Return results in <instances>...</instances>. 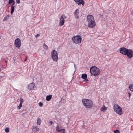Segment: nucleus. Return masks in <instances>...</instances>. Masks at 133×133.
Wrapping results in <instances>:
<instances>
[{"mask_svg":"<svg viewBox=\"0 0 133 133\" xmlns=\"http://www.w3.org/2000/svg\"><path fill=\"white\" fill-rule=\"evenodd\" d=\"M8 18H9L8 17L6 16V17H5L3 19V21H6V20H7L8 19Z\"/></svg>","mask_w":133,"mask_h":133,"instance_id":"nucleus-26","label":"nucleus"},{"mask_svg":"<svg viewBox=\"0 0 133 133\" xmlns=\"http://www.w3.org/2000/svg\"><path fill=\"white\" fill-rule=\"evenodd\" d=\"M9 129L8 127L6 128L5 130V131L7 133L9 132Z\"/></svg>","mask_w":133,"mask_h":133,"instance_id":"nucleus-24","label":"nucleus"},{"mask_svg":"<svg viewBox=\"0 0 133 133\" xmlns=\"http://www.w3.org/2000/svg\"><path fill=\"white\" fill-rule=\"evenodd\" d=\"M79 14V10L77 9L75 10L74 12V15L75 17L77 18H79V16H78Z\"/></svg>","mask_w":133,"mask_h":133,"instance_id":"nucleus-13","label":"nucleus"},{"mask_svg":"<svg viewBox=\"0 0 133 133\" xmlns=\"http://www.w3.org/2000/svg\"><path fill=\"white\" fill-rule=\"evenodd\" d=\"M74 1L78 5L82 4L83 6L85 4L83 0H74Z\"/></svg>","mask_w":133,"mask_h":133,"instance_id":"nucleus-11","label":"nucleus"},{"mask_svg":"<svg viewBox=\"0 0 133 133\" xmlns=\"http://www.w3.org/2000/svg\"><path fill=\"white\" fill-rule=\"evenodd\" d=\"M87 75L85 74H82V78L83 79H85L87 78Z\"/></svg>","mask_w":133,"mask_h":133,"instance_id":"nucleus-20","label":"nucleus"},{"mask_svg":"<svg viewBox=\"0 0 133 133\" xmlns=\"http://www.w3.org/2000/svg\"><path fill=\"white\" fill-rule=\"evenodd\" d=\"M114 111L118 114L121 115L122 114V108L117 104H115L113 107Z\"/></svg>","mask_w":133,"mask_h":133,"instance_id":"nucleus-5","label":"nucleus"},{"mask_svg":"<svg viewBox=\"0 0 133 133\" xmlns=\"http://www.w3.org/2000/svg\"><path fill=\"white\" fill-rule=\"evenodd\" d=\"M107 109V108L104 105H103L101 108L100 110L101 111L104 112Z\"/></svg>","mask_w":133,"mask_h":133,"instance_id":"nucleus-15","label":"nucleus"},{"mask_svg":"<svg viewBox=\"0 0 133 133\" xmlns=\"http://www.w3.org/2000/svg\"><path fill=\"white\" fill-rule=\"evenodd\" d=\"M51 58L53 61L57 62L58 60V54L57 51L55 50H53L51 52Z\"/></svg>","mask_w":133,"mask_h":133,"instance_id":"nucleus-6","label":"nucleus"},{"mask_svg":"<svg viewBox=\"0 0 133 133\" xmlns=\"http://www.w3.org/2000/svg\"><path fill=\"white\" fill-rule=\"evenodd\" d=\"M72 41L75 44H79L81 42V37L80 35L75 36L72 38Z\"/></svg>","mask_w":133,"mask_h":133,"instance_id":"nucleus-7","label":"nucleus"},{"mask_svg":"<svg viewBox=\"0 0 133 133\" xmlns=\"http://www.w3.org/2000/svg\"><path fill=\"white\" fill-rule=\"evenodd\" d=\"M114 133H120L119 131L118 130H116L114 131Z\"/></svg>","mask_w":133,"mask_h":133,"instance_id":"nucleus-27","label":"nucleus"},{"mask_svg":"<svg viewBox=\"0 0 133 133\" xmlns=\"http://www.w3.org/2000/svg\"><path fill=\"white\" fill-rule=\"evenodd\" d=\"M65 129H61L60 132H61L62 133H65Z\"/></svg>","mask_w":133,"mask_h":133,"instance_id":"nucleus-25","label":"nucleus"},{"mask_svg":"<svg viewBox=\"0 0 133 133\" xmlns=\"http://www.w3.org/2000/svg\"><path fill=\"white\" fill-rule=\"evenodd\" d=\"M88 81V79H86L85 80V81Z\"/></svg>","mask_w":133,"mask_h":133,"instance_id":"nucleus-34","label":"nucleus"},{"mask_svg":"<svg viewBox=\"0 0 133 133\" xmlns=\"http://www.w3.org/2000/svg\"><path fill=\"white\" fill-rule=\"evenodd\" d=\"M43 48L44 49L46 50L48 49V47L47 45H46L45 44H44L43 45Z\"/></svg>","mask_w":133,"mask_h":133,"instance_id":"nucleus-23","label":"nucleus"},{"mask_svg":"<svg viewBox=\"0 0 133 133\" xmlns=\"http://www.w3.org/2000/svg\"><path fill=\"white\" fill-rule=\"evenodd\" d=\"M5 62L6 63H7V61H5Z\"/></svg>","mask_w":133,"mask_h":133,"instance_id":"nucleus-37","label":"nucleus"},{"mask_svg":"<svg viewBox=\"0 0 133 133\" xmlns=\"http://www.w3.org/2000/svg\"><path fill=\"white\" fill-rule=\"evenodd\" d=\"M39 130L38 127L37 126H35L32 128V130L34 132H37Z\"/></svg>","mask_w":133,"mask_h":133,"instance_id":"nucleus-14","label":"nucleus"},{"mask_svg":"<svg viewBox=\"0 0 133 133\" xmlns=\"http://www.w3.org/2000/svg\"><path fill=\"white\" fill-rule=\"evenodd\" d=\"M66 18V17L64 15H63L61 17L59 22V25L60 26L63 25L64 23V19Z\"/></svg>","mask_w":133,"mask_h":133,"instance_id":"nucleus-8","label":"nucleus"},{"mask_svg":"<svg viewBox=\"0 0 133 133\" xmlns=\"http://www.w3.org/2000/svg\"><path fill=\"white\" fill-rule=\"evenodd\" d=\"M8 4L12 5H13L15 4V2L14 0H9Z\"/></svg>","mask_w":133,"mask_h":133,"instance_id":"nucleus-16","label":"nucleus"},{"mask_svg":"<svg viewBox=\"0 0 133 133\" xmlns=\"http://www.w3.org/2000/svg\"><path fill=\"white\" fill-rule=\"evenodd\" d=\"M39 35L38 34L36 35V37H39Z\"/></svg>","mask_w":133,"mask_h":133,"instance_id":"nucleus-30","label":"nucleus"},{"mask_svg":"<svg viewBox=\"0 0 133 133\" xmlns=\"http://www.w3.org/2000/svg\"><path fill=\"white\" fill-rule=\"evenodd\" d=\"M90 72L94 76H97L100 73L99 69L95 66L92 67L90 68Z\"/></svg>","mask_w":133,"mask_h":133,"instance_id":"nucleus-4","label":"nucleus"},{"mask_svg":"<svg viewBox=\"0 0 133 133\" xmlns=\"http://www.w3.org/2000/svg\"><path fill=\"white\" fill-rule=\"evenodd\" d=\"M38 104L39 106L40 107H42L43 106V103L41 102H39Z\"/></svg>","mask_w":133,"mask_h":133,"instance_id":"nucleus-28","label":"nucleus"},{"mask_svg":"<svg viewBox=\"0 0 133 133\" xmlns=\"http://www.w3.org/2000/svg\"><path fill=\"white\" fill-rule=\"evenodd\" d=\"M49 122H50V124L51 125H52V124L53 123V122L52 121H50Z\"/></svg>","mask_w":133,"mask_h":133,"instance_id":"nucleus-31","label":"nucleus"},{"mask_svg":"<svg viewBox=\"0 0 133 133\" xmlns=\"http://www.w3.org/2000/svg\"><path fill=\"white\" fill-rule=\"evenodd\" d=\"M74 66L75 69H76V66L75 64H74Z\"/></svg>","mask_w":133,"mask_h":133,"instance_id":"nucleus-33","label":"nucleus"},{"mask_svg":"<svg viewBox=\"0 0 133 133\" xmlns=\"http://www.w3.org/2000/svg\"><path fill=\"white\" fill-rule=\"evenodd\" d=\"M35 87V83L34 82H32L30 84L28 85V88L29 90H31L34 89Z\"/></svg>","mask_w":133,"mask_h":133,"instance_id":"nucleus-10","label":"nucleus"},{"mask_svg":"<svg viewBox=\"0 0 133 133\" xmlns=\"http://www.w3.org/2000/svg\"><path fill=\"white\" fill-rule=\"evenodd\" d=\"M24 102V100L22 98H20V103L19 106L17 107V108L18 109H20L21 108L22 104Z\"/></svg>","mask_w":133,"mask_h":133,"instance_id":"nucleus-12","label":"nucleus"},{"mask_svg":"<svg viewBox=\"0 0 133 133\" xmlns=\"http://www.w3.org/2000/svg\"><path fill=\"white\" fill-rule=\"evenodd\" d=\"M16 2L18 4H19L20 3V0H16Z\"/></svg>","mask_w":133,"mask_h":133,"instance_id":"nucleus-29","label":"nucleus"},{"mask_svg":"<svg viewBox=\"0 0 133 133\" xmlns=\"http://www.w3.org/2000/svg\"><path fill=\"white\" fill-rule=\"evenodd\" d=\"M84 105L88 108H91L93 105V103L89 99H84L82 100Z\"/></svg>","mask_w":133,"mask_h":133,"instance_id":"nucleus-3","label":"nucleus"},{"mask_svg":"<svg viewBox=\"0 0 133 133\" xmlns=\"http://www.w3.org/2000/svg\"><path fill=\"white\" fill-rule=\"evenodd\" d=\"M129 88L130 90L133 92V84H131L129 85Z\"/></svg>","mask_w":133,"mask_h":133,"instance_id":"nucleus-21","label":"nucleus"},{"mask_svg":"<svg viewBox=\"0 0 133 133\" xmlns=\"http://www.w3.org/2000/svg\"><path fill=\"white\" fill-rule=\"evenodd\" d=\"M120 51L121 53L127 55L129 58H131L133 56V52L132 50L128 49L124 47L120 48Z\"/></svg>","mask_w":133,"mask_h":133,"instance_id":"nucleus-1","label":"nucleus"},{"mask_svg":"<svg viewBox=\"0 0 133 133\" xmlns=\"http://www.w3.org/2000/svg\"><path fill=\"white\" fill-rule=\"evenodd\" d=\"M37 124L40 125L41 122V120L40 118H38L37 119Z\"/></svg>","mask_w":133,"mask_h":133,"instance_id":"nucleus-19","label":"nucleus"},{"mask_svg":"<svg viewBox=\"0 0 133 133\" xmlns=\"http://www.w3.org/2000/svg\"><path fill=\"white\" fill-rule=\"evenodd\" d=\"M15 44L16 47L19 48L21 45V40L18 38L16 39L15 41Z\"/></svg>","mask_w":133,"mask_h":133,"instance_id":"nucleus-9","label":"nucleus"},{"mask_svg":"<svg viewBox=\"0 0 133 133\" xmlns=\"http://www.w3.org/2000/svg\"><path fill=\"white\" fill-rule=\"evenodd\" d=\"M128 94H129V98H130V96L131 94H130V93H128Z\"/></svg>","mask_w":133,"mask_h":133,"instance_id":"nucleus-32","label":"nucleus"},{"mask_svg":"<svg viewBox=\"0 0 133 133\" xmlns=\"http://www.w3.org/2000/svg\"><path fill=\"white\" fill-rule=\"evenodd\" d=\"M14 9H15V6L14 5H12L11 6V15H12L13 14V13L14 12Z\"/></svg>","mask_w":133,"mask_h":133,"instance_id":"nucleus-18","label":"nucleus"},{"mask_svg":"<svg viewBox=\"0 0 133 133\" xmlns=\"http://www.w3.org/2000/svg\"><path fill=\"white\" fill-rule=\"evenodd\" d=\"M26 60H27V59H25L24 61H26Z\"/></svg>","mask_w":133,"mask_h":133,"instance_id":"nucleus-36","label":"nucleus"},{"mask_svg":"<svg viewBox=\"0 0 133 133\" xmlns=\"http://www.w3.org/2000/svg\"><path fill=\"white\" fill-rule=\"evenodd\" d=\"M133 14V12H132L131 13V15H132Z\"/></svg>","mask_w":133,"mask_h":133,"instance_id":"nucleus-35","label":"nucleus"},{"mask_svg":"<svg viewBox=\"0 0 133 133\" xmlns=\"http://www.w3.org/2000/svg\"><path fill=\"white\" fill-rule=\"evenodd\" d=\"M61 129L58 126H57L56 127V131L58 132H60Z\"/></svg>","mask_w":133,"mask_h":133,"instance_id":"nucleus-22","label":"nucleus"},{"mask_svg":"<svg viewBox=\"0 0 133 133\" xmlns=\"http://www.w3.org/2000/svg\"><path fill=\"white\" fill-rule=\"evenodd\" d=\"M88 25L89 27L93 28L95 25L96 23L93 16L89 15L87 17Z\"/></svg>","mask_w":133,"mask_h":133,"instance_id":"nucleus-2","label":"nucleus"},{"mask_svg":"<svg viewBox=\"0 0 133 133\" xmlns=\"http://www.w3.org/2000/svg\"><path fill=\"white\" fill-rule=\"evenodd\" d=\"M52 97V95H49L47 96L46 97V99L47 101H49L51 99Z\"/></svg>","mask_w":133,"mask_h":133,"instance_id":"nucleus-17","label":"nucleus"}]
</instances>
